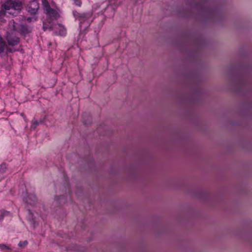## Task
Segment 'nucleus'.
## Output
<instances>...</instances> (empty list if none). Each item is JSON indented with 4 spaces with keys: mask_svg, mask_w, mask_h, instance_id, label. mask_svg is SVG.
Wrapping results in <instances>:
<instances>
[{
    "mask_svg": "<svg viewBox=\"0 0 252 252\" xmlns=\"http://www.w3.org/2000/svg\"><path fill=\"white\" fill-rule=\"evenodd\" d=\"M22 8V3L19 0H7L1 6L0 10V20L4 22L5 16L7 14L14 15L17 14Z\"/></svg>",
    "mask_w": 252,
    "mask_h": 252,
    "instance_id": "nucleus-1",
    "label": "nucleus"
},
{
    "mask_svg": "<svg viewBox=\"0 0 252 252\" xmlns=\"http://www.w3.org/2000/svg\"><path fill=\"white\" fill-rule=\"evenodd\" d=\"M45 13L47 15L46 20L43 22V29L44 31L51 29L54 25V21L60 17L59 11L51 8L46 0H42Z\"/></svg>",
    "mask_w": 252,
    "mask_h": 252,
    "instance_id": "nucleus-2",
    "label": "nucleus"
},
{
    "mask_svg": "<svg viewBox=\"0 0 252 252\" xmlns=\"http://www.w3.org/2000/svg\"><path fill=\"white\" fill-rule=\"evenodd\" d=\"M17 30V24L14 20L10 21L9 23L6 36V39L9 45L15 46L19 43V38L16 35V32Z\"/></svg>",
    "mask_w": 252,
    "mask_h": 252,
    "instance_id": "nucleus-3",
    "label": "nucleus"
},
{
    "mask_svg": "<svg viewBox=\"0 0 252 252\" xmlns=\"http://www.w3.org/2000/svg\"><path fill=\"white\" fill-rule=\"evenodd\" d=\"M73 14L75 19L79 21L81 27L82 26V24L85 22L86 23V26H89L93 20L92 12L81 13L77 11H73Z\"/></svg>",
    "mask_w": 252,
    "mask_h": 252,
    "instance_id": "nucleus-4",
    "label": "nucleus"
},
{
    "mask_svg": "<svg viewBox=\"0 0 252 252\" xmlns=\"http://www.w3.org/2000/svg\"><path fill=\"white\" fill-rule=\"evenodd\" d=\"M49 30H52L56 34L64 36L66 34V29L61 24H57L52 26L51 29Z\"/></svg>",
    "mask_w": 252,
    "mask_h": 252,
    "instance_id": "nucleus-5",
    "label": "nucleus"
},
{
    "mask_svg": "<svg viewBox=\"0 0 252 252\" xmlns=\"http://www.w3.org/2000/svg\"><path fill=\"white\" fill-rule=\"evenodd\" d=\"M39 8V5L37 1H31L28 5L27 9L28 12L32 14H35Z\"/></svg>",
    "mask_w": 252,
    "mask_h": 252,
    "instance_id": "nucleus-6",
    "label": "nucleus"
},
{
    "mask_svg": "<svg viewBox=\"0 0 252 252\" xmlns=\"http://www.w3.org/2000/svg\"><path fill=\"white\" fill-rule=\"evenodd\" d=\"M5 50H6V52L10 53L13 52L15 51L10 48L6 47V43L0 35V54L4 53Z\"/></svg>",
    "mask_w": 252,
    "mask_h": 252,
    "instance_id": "nucleus-7",
    "label": "nucleus"
},
{
    "mask_svg": "<svg viewBox=\"0 0 252 252\" xmlns=\"http://www.w3.org/2000/svg\"><path fill=\"white\" fill-rule=\"evenodd\" d=\"M17 32H19L20 34L25 35L26 34L31 32L32 29L31 28L28 27L27 26H25L24 25H20L19 26L17 24Z\"/></svg>",
    "mask_w": 252,
    "mask_h": 252,
    "instance_id": "nucleus-8",
    "label": "nucleus"
},
{
    "mask_svg": "<svg viewBox=\"0 0 252 252\" xmlns=\"http://www.w3.org/2000/svg\"><path fill=\"white\" fill-rule=\"evenodd\" d=\"M25 201L28 204L31 205L34 204L36 202V198L34 194H31L28 197H24Z\"/></svg>",
    "mask_w": 252,
    "mask_h": 252,
    "instance_id": "nucleus-9",
    "label": "nucleus"
},
{
    "mask_svg": "<svg viewBox=\"0 0 252 252\" xmlns=\"http://www.w3.org/2000/svg\"><path fill=\"white\" fill-rule=\"evenodd\" d=\"M5 217H12V214L10 212L2 210L0 212V221H2Z\"/></svg>",
    "mask_w": 252,
    "mask_h": 252,
    "instance_id": "nucleus-10",
    "label": "nucleus"
},
{
    "mask_svg": "<svg viewBox=\"0 0 252 252\" xmlns=\"http://www.w3.org/2000/svg\"><path fill=\"white\" fill-rule=\"evenodd\" d=\"M6 169V166L5 163H2L0 165V178H1V175L3 174Z\"/></svg>",
    "mask_w": 252,
    "mask_h": 252,
    "instance_id": "nucleus-11",
    "label": "nucleus"
},
{
    "mask_svg": "<svg viewBox=\"0 0 252 252\" xmlns=\"http://www.w3.org/2000/svg\"><path fill=\"white\" fill-rule=\"evenodd\" d=\"M28 244V241L25 240L24 241H20L18 244V246L21 248L24 249L27 246Z\"/></svg>",
    "mask_w": 252,
    "mask_h": 252,
    "instance_id": "nucleus-12",
    "label": "nucleus"
},
{
    "mask_svg": "<svg viewBox=\"0 0 252 252\" xmlns=\"http://www.w3.org/2000/svg\"><path fill=\"white\" fill-rule=\"evenodd\" d=\"M38 125L39 123L37 120H33L32 123L31 128L34 129Z\"/></svg>",
    "mask_w": 252,
    "mask_h": 252,
    "instance_id": "nucleus-13",
    "label": "nucleus"
},
{
    "mask_svg": "<svg viewBox=\"0 0 252 252\" xmlns=\"http://www.w3.org/2000/svg\"><path fill=\"white\" fill-rule=\"evenodd\" d=\"M75 4L78 6H80L81 5V0H74Z\"/></svg>",
    "mask_w": 252,
    "mask_h": 252,
    "instance_id": "nucleus-14",
    "label": "nucleus"
},
{
    "mask_svg": "<svg viewBox=\"0 0 252 252\" xmlns=\"http://www.w3.org/2000/svg\"><path fill=\"white\" fill-rule=\"evenodd\" d=\"M0 248L1 249H9V247L4 244L0 245Z\"/></svg>",
    "mask_w": 252,
    "mask_h": 252,
    "instance_id": "nucleus-15",
    "label": "nucleus"
},
{
    "mask_svg": "<svg viewBox=\"0 0 252 252\" xmlns=\"http://www.w3.org/2000/svg\"><path fill=\"white\" fill-rule=\"evenodd\" d=\"M32 18H28L27 19V20L29 21H32Z\"/></svg>",
    "mask_w": 252,
    "mask_h": 252,
    "instance_id": "nucleus-16",
    "label": "nucleus"
}]
</instances>
